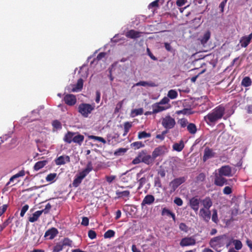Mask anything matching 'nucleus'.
Masks as SVG:
<instances>
[{
	"label": "nucleus",
	"mask_w": 252,
	"mask_h": 252,
	"mask_svg": "<svg viewBox=\"0 0 252 252\" xmlns=\"http://www.w3.org/2000/svg\"><path fill=\"white\" fill-rule=\"evenodd\" d=\"M93 169V166L92 161H89L86 167L78 174L76 175L73 181L72 185L74 187H77L81 183L83 179Z\"/></svg>",
	"instance_id": "2"
},
{
	"label": "nucleus",
	"mask_w": 252,
	"mask_h": 252,
	"mask_svg": "<svg viewBox=\"0 0 252 252\" xmlns=\"http://www.w3.org/2000/svg\"><path fill=\"white\" fill-rule=\"evenodd\" d=\"M233 242L236 250H240L242 249L243 245L242 242L240 240H234Z\"/></svg>",
	"instance_id": "44"
},
{
	"label": "nucleus",
	"mask_w": 252,
	"mask_h": 252,
	"mask_svg": "<svg viewBox=\"0 0 252 252\" xmlns=\"http://www.w3.org/2000/svg\"><path fill=\"white\" fill-rule=\"evenodd\" d=\"M158 174L161 178H164L165 176L166 172H165V170L164 169L161 168L159 170H158Z\"/></svg>",
	"instance_id": "64"
},
{
	"label": "nucleus",
	"mask_w": 252,
	"mask_h": 252,
	"mask_svg": "<svg viewBox=\"0 0 252 252\" xmlns=\"http://www.w3.org/2000/svg\"><path fill=\"white\" fill-rule=\"evenodd\" d=\"M201 203V199L198 196L193 197L189 199V205L191 209L195 212H197L199 209V204Z\"/></svg>",
	"instance_id": "8"
},
{
	"label": "nucleus",
	"mask_w": 252,
	"mask_h": 252,
	"mask_svg": "<svg viewBox=\"0 0 252 252\" xmlns=\"http://www.w3.org/2000/svg\"><path fill=\"white\" fill-rule=\"evenodd\" d=\"M211 211L210 210L201 208L199 211V215L203 219V220L208 222L211 218Z\"/></svg>",
	"instance_id": "17"
},
{
	"label": "nucleus",
	"mask_w": 252,
	"mask_h": 252,
	"mask_svg": "<svg viewBox=\"0 0 252 252\" xmlns=\"http://www.w3.org/2000/svg\"><path fill=\"white\" fill-rule=\"evenodd\" d=\"M123 101H120L119 102L117 105H116V108H115V113H118L119 112L120 110L122 108V106H123Z\"/></svg>",
	"instance_id": "58"
},
{
	"label": "nucleus",
	"mask_w": 252,
	"mask_h": 252,
	"mask_svg": "<svg viewBox=\"0 0 252 252\" xmlns=\"http://www.w3.org/2000/svg\"><path fill=\"white\" fill-rule=\"evenodd\" d=\"M130 146L131 148L136 150L144 147L145 145L141 141H136L131 143Z\"/></svg>",
	"instance_id": "36"
},
{
	"label": "nucleus",
	"mask_w": 252,
	"mask_h": 252,
	"mask_svg": "<svg viewBox=\"0 0 252 252\" xmlns=\"http://www.w3.org/2000/svg\"><path fill=\"white\" fill-rule=\"evenodd\" d=\"M88 236L91 239H94L96 238V234L94 231L90 230L88 232Z\"/></svg>",
	"instance_id": "53"
},
{
	"label": "nucleus",
	"mask_w": 252,
	"mask_h": 252,
	"mask_svg": "<svg viewBox=\"0 0 252 252\" xmlns=\"http://www.w3.org/2000/svg\"><path fill=\"white\" fill-rule=\"evenodd\" d=\"M174 202L178 206H181L183 205V202L182 199L180 197H176L174 200Z\"/></svg>",
	"instance_id": "55"
},
{
	"label": "nucleus",
	"mask_w": 252,
	"mask_h": 252,
	"mask_svg": "<svg viewBox=\"0 0 252 252\" xmlns=\"http://www.w3.org/2000/svg\"><path fill=\"white\" fill-rule=\"evenodd\" d=\"M185 145L183 140H181L179 143H175L173 145V150L181 152L184 149Z\"/></svg>",
	"instance_id": "28"
},
{
	"label": "nucleus",
	"mask_w": 252,
	"mask_h": 252,
	"mask_svg": "<svg viewBox=\"0 0 252 252\" xmlns=\"http://www.w3.org/2000/svg\"><path fill=\"white\" fill-rule=\"evenodd\" d=\"M48 163L46 160L39 161L35 163L33 166V169L35 171H38L44 167Z\"/></svg>",
	"instance_id": "29"
},
{
	"label": "nucleus",
	"mask_w": 252,
	"mask_h": 252,
	"mask_svg": "<svg viewBox=\"0 0 252 252\" xmlns=\"http://www.w3.org/2000/svg\"><path fill=\"white\" fill-rule=\"evenodd\" d=\"M140 162H142L141 158H139V153L138 154L137 157L134 158L132 161V163L133 164H137Z\"/></svg>",
	"instance_id": "61"
},
{
	"label": "nucleus",
	"mask_w": 252,
	"mask_h": 252,
	"mask_svg": "<svg viewBox=\"0 0 252 252\" xmlns=\"http://www.w3.org/2000/svg\"><path fill=\"white\" fill-rule=\"evenodd\" d=\"M179 228L181 230L187 232L188 230V228L187 225L184 223H181L179 225Z\"/></svg>",
	"instance_id": "59"
},
{
	"label": "nucleus",
	"mask_w": 252,
	"mask_h": 252,
	"mask_svg": "<svg viewBox=\"0 0 252 252\" xmlns=\"http://www.w3.org/2000/svg\"><path fill=\"white\" fill-rule=\"evenodd\" d=\"M224 235H220L212 238L209 242L211 247L215 248L221 244V240L223 238Z\"/></svg>",
	"instance_id": "15"
},
{
	"label": "nucleus",
	"mask_w": 252,
	"mask_h": 252,
	"mask_svg": "<svg viewBox=\"0 0 252 252\" xmlns=\"http://www.w3.org/2000/svg\"><path fill=\"white\" fill-rule=\"evenodd\" d=\"M83 86V80L80 78L78 80L77 84L75 85V87L72 88V91L73 92H77L80 91Z\"/></svg>",
	"instance_id": "30"
},
{
	"label": "nucleus",
	"mask_w": 252,
	"mask_h": 252,
	"mask_svg": "<svg viewBox=\"0 0 252 252\" xmlns=\"http://www.w3.org/2000/svg\"><path fill=\"white\" fill-rule=\"evenodd\" d=\"M63 245L61 242L57 243L53 249V252H60L63 249Z\"/></svg>",
	"instance_id": "41"
},
{
	"label": "nucleus",
	"mask_w": 252,
	"mask_h": 252,
	"mask_svg": "<svg viewBox=\"0 0 252 252\" xmlns=\"http://www.w3.org/2000/svg\"><path fill=\"white\" fill-rule=\"evenodd\" d=\"M25 171L24 170L20 171L18 173L14 175L10 178L9 182L6 184V186H8L11 182H13L15 179H16L19 177H23L25 176Z\"/></svg>",
	"instance_id": "26"
},
{
	"label": "nucleus",
	"mask_w": 252,
	"mask_h": 252,
	"mask_svg": "<svg viewBox=\"0 0 252 252\" xmlns=\"http://www.w3.org/2000/svg\"><path fill=\"white\" fill-rule=\"evenodd\" d=\"M161 215L162 216L167 215L168 216H170L173 219V220L175 221L176 217L175 214L166 208H164L162 209Z\"/></svg>",
	"instance_id": "31"
},
{
	"label": "nucleus",
	"mask_w": 252,
	"mask_h": 252,
	"mask_svg": "<svg viewBox=\"0 0 252 252\" xmlns=\"http://www.w3.org/2000/svg\"><path fill=\"white\" fill-rule=\"evenodd\" d=\"M52 125L54 127L58 129L61 128L62 127L61 123L58 120H55L52 123Z\"/></svg>",
	"instance_id": "56"
},
{
	"label": "nucleus",
	"mask_w": 252,
	"mask_h": 252,
	"mask_svg": "<svg viewBox=\"0 0 252 252\" xmlns=\"http://www.w3.org/2000/svg\"><path fill=\"white\" fill-rule=\"evenodd\" d=\"M161 123L162 126L166 130L173 128L176 125V121L174 118L168 115L161 119Z\"/></svg>",
	"instance_id": "4"
},
{
	"label": "nucleus",
	"mask_w": 252,
	"mask_h": 252,
	"mask_svg": "<svg viewBox=\"0 0 252 252\" xmlns=\"http://www.w3.org/2000/svg\"><path fill=\"white\" fill-rule=\"evenodd\" d=\"M151 134L150 133H147L145 131H140L138 132V138L139 139H141L143 138H146L151 137Z\"/></svg>",
	"instance_id": "38"
},
{
	"label": "nucleus",
	"mask_w": 252,
	"mask_h": 252,
	"mask_svg": "<svg viewBox=\"0 0 252 252\" xmlns=\"http://www.w3.org/2000/svg\"><path fill=\"white\" fill-rule=\"evenodd\" d=\"M186 180V179L184 177H181L173 179L169 184L170 192L171 193L174 192L181 184L185 182Z\"/></svg>",
	"instance_id": "5"
},
{
	"label": "nucleus",
	"mask_w": 252,
	"mask_h": 252,
	"mask_svg": "<svg viewBox=\"0 0 252 252\" xmlns=\"http://www.w3.org/2000/svg\"><path fill=\"white\" fill-rule=\"evenodd\" d=\"M196 243L195 240L192 237H187L182 239L180 245L182 247H186L194 245Z\"/></svg>",
	"instance_id": "13"
},
{
	"label": "nucleus",
	"mask_w": 252,
	"mask_h": 252,
	"mask_svg": "<svg viewBox=\"0 0 252 252\" xmlns=\"http://www.w3.org/2000/svg\"><path fill=\"white\" fill-rule=\"evenodd\" d=\"M144 172V171L141 169L139 172L136 174V179L139 183V186L137 188L138 190L142 189L144 185H145L147 181V178H146L145 176L141 177Z\"/></svg>",
	"instance_id": "10"
},
{
	"label": "nucleus",
	"mask_w": 252,
	"mask_h": 252,
	"mask_svg": "<svg viewBox=\"0 0 252 252\" xmlns=\"http://www.w3.org/2000/svg\"><path fill=\"white\" fill-rule=\"evenodd\" d=\"M179 122L182 127H185L186 126H188L187 124H188V121L187 119L185 118L181 119L179 121Z\"/></svg>",
	"instance_id": "48"
},
{
	"label": "nucleus",
	"mask_w": 252,
	"mask_h": 252,
	"mask_svg": "<svg viewBox=\"0 0 252 252\" xmlns=\"http://www.w3.org/2000/svg\"><path fill=\"white\" fill-rule=\"evenodd\" d=\"M70 162V158L68 156H61L55 160V163L58 165L64 164L66 162Z\"/></svg>",
	"instance_id": "20"
},
{
	"label": "nucleus",
	"mask_w": 252,
	"mask_h": 252,
	"mask_svg": "<svg viewBox=\"0 0 252 252\" xmlns=\"http://www.w3.org/2000/svg\"><path fill=\"white\" fill-rule=\"evenodd\" d=\"M41 215L42 211H40V210L37 211L32 214V216L29 217V221L31 222H34L38 220V218Z\"/></svg>",
	"instance_id": "27"
},
{
	"label": "nucleus",
	"mask_w": 252,
	"mask_h": 252,
	"mask_svg": "<svg viewBox=\"0 0 252 252\" xmlns=\"http://www.w3.org/2000/svg\"><path fill=\"white\" fill-rule=\"evenodd\" d=\"M252 39V32L248 36H244L240 40L242 47H246L250 44Z\"/></svg>",
	"instance_id": "16"
},
{
	"label": "nucleus",
	"mask_w": 252,
	"mask_h": 252,
	"mask_svg": "<svg viewBox=\"0 0 252 252\" xmlns=\"http://www.w3.org/2000/svg\"><path fill=\"white\" fill-rule=\"evenodd\" d=\"M94 103L90 104L89 103H82L78 106V111L84 118H88L89 115L94 110Z\"/></svg>",
	"instance_id": "3"
},
{
	"label": "nucleus",
	"mask_w": 252,
	"mask_h": 252,
	"mask_svg": "<svg viewBox=\"0 0 252 252\" xmlns=\"http://www.w3.org/2000/svg\"><path fill=\"white\" fill-rule=\"evenodd\" d=\"M154 185L156 187H158V188H161L162 187V184L161 183V181L159 177H156L154 180Z\"/></svg>",
	"instance_id": "50"
},
{
	"label": "nucleus",
	"mask_w": 252,
	"mask_h": 252,
	"mask_svg": "<svg viewBox=\"0 0 252 252\" xmlns=\"http://www.w3.org/2000/svg\"><path fill=\"white\" fill-rule=\"evenodd\" d=\"M167 96L171 99H175L177 97L178 93L175 90H170L168 93Z\"/></svg>",
	"instance_id": "40"
},
{
	"label": "nucleus",
	"mask_w": 252,
	"mask_h": 252,
	"mask_svg": "<svg viewBox=\"0 0 252 252\" xmlns=\"http://www.w3.org/2000/svg\"><path fill=\"white\" fill-rule=\"evenodd\" d=\"M225 108L220 104L204 117V120L209 126L214 125L218 121L220 120L225 114Z\"/></svg>",
	"instance_id": "1"
},
{
	"label": "nucleus",
	"mask_w": 252,
	"mask_h": 252,
	"mask_svg": "<svg viewBox=\"0 0 252 252\" xmlns=\"http://www.w3.org/2000/svg\"><path fill=\"white\" fill-rule=\"evenodd\" d=\"M51 204L48 203L46 204V205L45 206V208L42 210H40V211H42V214L43 213H44V214H47L48 213L49 210L51 209Z\"/></svg>",
	"instance_id": "54"
},
{
	"label": "nucleus",
	"mask_w": 252,
	"mask_h": 252,
	"mask_svg": "<svg viewBox=\"0 0 252 252\" xmlns=\"http://www.w3.org/2000/svg\"><path fill=\"white\" fill-rule=\"evenodd\" d=\"M63 246H69L71 247L72 244V241L68 238H64L62 242H61Z\"/></svg>",
	"instance_id": "42"
},
{
	"label": "nucleus",
	"mask_w": 252,
	"mask_h": 252,
	"mask_svg": "<svg viewBox=\"0 0 252 252\" xmlns=\"http://www.w3.org/2000/svg\"><path fill=\"white\" fill-rule=\"evenodd\" d=\"M201 203L203 206V208L209 210L212 206L213 202L210 197H206L204 199L201 200Z\"/></svg>",
	"instance_id": "22"
},
{
	"label": "nucleus",
	"mask_w": 252,
	"mask_h": 252,
	"mask_svg": "<svg viewBox=\"0 0 252 252\" xmlns=\"http://www.w3.org/2000/svg\"><path fill=\"white\" fill-rule=\"evenodd\" d=\"M89 223V220L87 217H83L81 222V224L84 226H88Z\"/></svg>",
	"instance_id": "63"
},
{
	"label": "nucleus",
	"mask_w": 252,
	"mask_h": 252,
	"mask_svg": "<svg viewBox=\"0 0 252 252\" xmlns=\"http://www.w3.org/2000/svg\"><path fill=\"white\" fill-rule=\"evenodd\" d=\"M124 132L123 134V136H125L128 132L129 129L132 127L131 123L126 122L124 123Z\"/></svg>",
	"instance_id": "37"
},
{
	"label": "nucleus",
	"mask_w": 252,
	"mask_h": 252,
	"mask_svg": "<svg viewBox=\"0 0 252 252\" xmlns=\"http://www.w3.org/2000/svg\"><path fill=\"white\" fill-rule=\"evenodd\" d=\"M77 134L74 135L72 142L77 144L79 146H81L84 141V136L83 135L76 132Z\"/></svg>",
	"instance_id": "25"
},
{
	"label": "nucleus",
	"mask_w": 252,
	"mask_h": 252,
	"mask_svg": "<svg viewBox=\"0 0 252 252\" xmlns=\"http://www.w3.org/2000/svg\"><path fill=\"white\" fill-rule=\"evenodd\" d=\"M76 134V132L67 131L63 137V141L67 143L70 144L72 142L74 135Z\"/></svg>",
	"instance_id": "24"
},
{
	"label": "nucleus",
	"mask_w": 252,
	"mask_h": 252,
	"mask_svg": "<svg viewBox=\"0 0 252 252\" xmlns=\"http://www.w3.org/2000/svg\"><path fill=\"white\" fill-rule=\"evenodd\" d=\"M56 176H57L56 173H50L46 176V180L47 182H52L55 179V178L56 177Z\"/></svg>",
	"instance_id": "47"
},
{
	"label": "nucleus",
	"mask_w": 252,
	"mask_h": 252,
	"mask_svg": "<svg viewBox=\"0 0 252 252\" xmlns=\"http://www.w3.org/2000/svg\"><path fill=\"white\" fill-rule=\"evenodd\" d=\"M187 130L189 133L194 134L197 131V127L193 123H189L187 126Z\"/></svg>",
	"instance_id": "32"
},
{
	"label": "nucleus",
	"mask_w": 252,
	"mask_h": 252,
	"mask_svg": "<svg viewBox=\"0 0 252 252\" xmlns=\"http://www.w3.org/2000/svg\"><path fill=\"white\" fill-rule=\"evenodd\" d=\"M214 183L219 187H222L228 184L227 180L218 173H216L215 175Z\"/></svg>",
	"instance_id": "7"
},
{
	"label": "nucleus",
	"mask_w": 252,
	"mask_h": 252,
	"mask_svg": "<svg viewBox=\"0 0 252 252\" xmlns=\"http://www.w3.org/2000/svg\"><path fill=\"white\" fill-rule=\"evenodd\" d=\"M252 84V80L249 76L245 77L241 82V85L245 87H250L251 86Z\"/></svg>",
	"instance_id": "33"
},
{
	"label": "nucleus",
	"mask_w": 252,
	"mask_h": 252,
	"mask_svg": "<svg viewBox=\"0 0 252 252\" xmlns=\"http://www.w3.org/2000/svg\"><path fill=\"white\" fill-rule=\"evenodd\" d=\"M155 200V197L153 195H147L142 200L141 205L143 206L145 205H151L154 202Z\"/></svg>",
	"instance_id": "21"
},
{
	"label": "nucleus",
	"mask_w": 252,
	"mask_h": 252,
	"mask_svg": "<svg viewBox=\"0 0 252 252\" xmlns=\"http://www.w3.org/2000/svg\"><path fill=\"white\" fill-rule=\"evenodd\" d=\"M216 153L212 149L208 147H206L204 151V154L203 156V161H206L208 159L213 158L215 157Z\"/></svg>",
	"instance_id": "12"
},
{
	"label": "nucleus",
	"mask_w": 252,
	"mask_h": 252,
	"mask_svg": "<svg viewBox=\"0 0 252 252\" xmlns=\"http://www.w3.org/2000/svg\"><path fill=\"white\" fill-rule=\"evenodd\" d=\"M168 148L165 145H160L156 148L152 152L153 159H156L158 157H161L167 153Z\"/></svg>",
	"instance_id": "6"
},
{
	"label": "nucleus",
	"mask_w": 252,
	"mask_h": 252,
	"mask_svg": "<svg viewBox=\"0 0 252 252\" xmlns=\"http://www.w3.org/2000/svg\"><path fill=\"white\" fill-rule=\"evenodd\" d=\"M223 192L225 194H230L232 193V189L229 186L225 187L223 189Z\"/></svg>",
	"instance_id": "57"
},
{
	"label": "nucleus",
	"mask_w": 252,
	"mask_h": 252,
	"mask_svg": "<svg viewBox=\"0 0 252 252\" xmlns=\"http://www.w3.org/2000/svg\"><path fill=\"white\" fill-rule=\"evenodd\" d=\"M116 194L117 195L118 198H122L125 197H128L130 195V191L129 190H124L123 191L117 190L116 191Z\"/></svg>",
	"instance_id": "34"
},
{
	"label": "nucleus",
	"mask_w": 252,
	"mask_h": 252,
	"mask_svg": "<svg viewBox=\"0 0 252 252\" xmlns=\"http://www.w3.org/2000/svg\"><path fill=\"white\" fill-rule=\"evenodd\" d=\"M139 158H141L142 162L147 164H150L155 160L153 159L152 155H147L144 151L139 153Z\"/></svg>",
	"instance_id": "11"
},
{
	"label": "nucleus",
	"mask_w": 252,
	"mask_h": 252,
	"mask_svg": "<svg viewBox=\"0 0 252 252\" xmlns=\"http://www.w3.org/2000/svg\"><path fill=\"white\" fill-rule=\"evenodd\" d=\"M177 113L178 114H182L184 115H186V114H192V112H191V110L190 109L184 108L182 110L177 111Z\"/></svg>",
	"instance_id": "45"
},
{
	"label": "nucleus",
	"mask_w": 252,
	"mask_h": 252,
	"mask_svg": "<svg viewBox=\"0 0 252 252\" xmlns=\"http://www.w3.org/2000/svg\"><path fill=\"white\" fill-rule=\"evenodd\" d=\"M126 151V149L125 148H121L118 149L115 152V155H120L121 153H125Z\"/></svg>",
	"instance_id": "60"
},
{
	"label": "nucleus",
	"mask_w": 252,
	"mask_h": 252,
	"mask_svg": "<svg viewBox=\"0 0 252 252\" xmlns=\"http://www.w3.org/2000/svg\"><path fill=\"white\" fill-rule=\"evenodd\" d=\"M89 139H93L94 140H97L99 142L103 143V144H105L106 143V140L102 137H99L94 135H89L88 136Z\"/></svg>",
	"instance_id": "39"
},
{
	"label": "nucleus",
	"mask_w": 252,
	"mask_h": 252,
	"mask_svg": "<svg viewBox=\"0 0 252 252\" xmlns=\"http://www.w3.org/2000/svg\"><path fill=\"white\" fill-rule=\"evenodd\" d=\"M65 103L69 106H73L76 103V98L75 95L67 94L63 98Z\"/></svg>",
	"instance_id": "14"
},
{
	"label": "nucleus",
	"mask_w": 252,
	"mask_h": 252,
	"mask_svg": "<svg viewBox=\"0 0 252 252\" xmlns=\"http://www.w3.org/2000/svg\"><path fill=\"white\" fill-rule=\"evenodd\" d=\"M141 33V32L134 30H130L126 32V36L129 38L135 39L140 37Z\"/></svg>",
	"instance_id": "19"
},
{
	"label": "nucleus",
	"mask_w": 252,
	"mask_h": 252,
	"mask_svg": "<svg viewBox=\"0 0 252 252\" xmlns=\"http://www.w3.org/2000/svg\"><path fill=\"white\" fill-rule=\"evenodd\" d=\"M58 234V231L57 229L55 227H52L46 231L44 237H48L49 239H53L57 236Z\"/></svg>",
	"instance_id": "18"
},
{
	"label": "nucleus",
	"mask_w": 252,
	"mask_h": 252,
	"mask_svg": "<svg viewBox=\"0 0 252 252\" xmlns=\"http://www.w3.org/2000/svg\"><path fill=\"white\" fill-rule=\"evenodd\" d=\"M167 133V130H165L162 132L161 134H157L156 135V138L160 139L162 141L164 139L165 135Z\"/></svg>",
	"instance_id": "52"
},
{
	"label": "nucleus",
	"mask_w": 252,
	"mask_h": 252,
	"mask_svg": "<svg viewBox=\"0 0 252 252\" xmlns=\"http://www.w3.org/2000/svg\"><path fill=\"white\" fill-rule=\"evenodd\" d=\"M211 33L209 31L206 32L200 40L201 43L204 44L207 43L210 38Z\"/></svg>",
	"instance_id": "35"
},
{
	"label": "nucleus",
	"mask_w": 252,
	"mask_h": 252,
	"mask_svg": "<svg viewBox=\"0 0 252 252\" xmlns=\"http://www.w3.org/2000/svg\"><path fill=\"white\" fill-rule=\"evenodd\" d=\"M161 104L159 103H157L152 105L153 111L152 113H158V112H161L162 111L166 110L168 107L162 106L160 105Z\"/></svg>",
	"instance_id": "23"
},
{
	"label": "nucleus",
	"mask_w": 252,
	"mask_h": 252,
	"mask_svg": "<svg viewBox=\"0 0 252 252\" xmlns=\"http://www.w3.org/2000/svg\"><path fill=\"white\" fill-rule=\"evenodd\" d=\"M146 50H147V53L148 55L151 58V59H152L154 61L157 60V58L155 56L153 55V54L151 52V50L149 48H147Z\"/></svg>",
	"instance_id": "62"
},
{
	"label": "nucleus",
	"mask_w": 252,
	"mask_h": 252,
	"mask_svg": "<svg viewBox=\"0 0 252 252\" xmlns=\"http://www.w3.org/2000/svg\"><path fill=\"white\" fill-rule=\"evenodd\" d=\"M29 206L28 204H26L22 208V209L21 210V212H20V216L23 217L26 212L28 211V210L29 209Z\"/></svg>",
	"instance_id": "49"
},
{
	"label": "nucleus",
	"mask_w": 252,
	"mask_h": 252,
	"mask_svg": "<svg viewBox=\"0 0 252 252\" xmlns=\"http://www.w3.org/2000/svg\"><path fill=\"white\" fill-rule=\"evenodd\" d=\"M116 176L115 175L105 176V179L106 181L109 184L111 183L114 180L116 179Z\"/></svg>",
	"instance_id": "51"
},
{
	"label": "nucleus",
	"mask_w": 252,
	"mask_h": 252,
	"mask_svg": "<svg viewBox=\"0 0 252 252\" xmlns=\"http://www.w3.org/2000/svg\"><path fill=\"white\" fill-rule=\"evenodd\" d=\"M115 232L113 230H107L104 234V237L105 238H110L114 236Z\"/></svg>",
	"instance_id": "43"
},
{
	"label": "nucleus",
	"mask_w": 252,
	"mask_h": 252,
	"mask_svg": "<svg viewBox=\"0 0 252 252\" xmlns=\"http://www.w3.org/2000/svg\"><path fill=\"white\" fill-rule=\"evenodd\" d=\"M212 220L215 223H217L219 221L218 219V212L216 209L213 210V214L212 217Z\"/></svg>",
	"instance_id": "46"
},
{
	"label": "nucleus",
	"mask_w": 252,
	"mask_h": 252,
	"mask_svg": "<svg viewBox=\"0 0 252 252\" xmlns=\"http://www.w3.org/2000/svg\"><path fill=\"white\" fill-rule=\"evenodd\" d=\"M218 174L225 177H231L232 168L229 165H224L218 169Z\"/></svg>",
	"instance_id": "9"
}]
</instances>
